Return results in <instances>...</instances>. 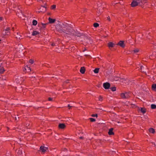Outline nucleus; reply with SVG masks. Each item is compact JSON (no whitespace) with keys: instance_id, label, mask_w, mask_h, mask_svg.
Segmentation results:
<instances>
[{"instance_id":"51","label":"nucleus","mask_w":156,"mask_h":156,"mask_svg":"<svg viewBox=\"0 0 156 156\" xmlns=\"http://www.w3.org/2000/svg\"><path fill=\"white\" fill-rule=\"evenodd\" d=\"M15 118H16V117Z\"/></svg>"},{"instance_id":"36","label":"nucleus","mask_w":156,"mask_h":156,"mask_svg":"<svg viewBox=\"0 0 156 156\" xmlns=\"http://www.w3.org/2000/svg\"><path fill=\"white\" fill-rule=\"evenodd\" d=\"M92 117H98V115H97V114H92Z\"/></svg>"},{"instance_id":"52","label":"nucleus","mask_w":156,"mask_h":156,"mask_svg":"<svg viewBox=\"0 0 156 156\" xmlns=\"http://www.w3.org/2000/svg\"><path fill=\"white\" fill-rule=\"evenodd\" d=\"M37 1H38V0H37Z\"/></svg>"},{"instance_id":"19","label":"nucleus","mask_w":156,"mask_h":156,"mask_svg":"<svg viewBox=\"0 0 156 156\" xmlns=\"http://www.w3.org/2000/svg\"><path fill=\"white\" fill-rule=\"evenodd\" d=\"M151 88L154 91H156V84H154L152 85L151 86Z\"/></svg>"},{"instance_id":"49","label":"nucleus","mask_w":156,"mask_h":156,"mask_svg":"<svg viewBox=\"0 0 156 156\" xmlns=\"http://www.w3.org/2000/svg\"><path fill=\"white\" fill-rule=\"evenodd\" d=\"M13 28H12V30H13V31H14V30H13Z\"/></svg>"},{"instance_id":"35","label":"nucleus","mask_w":156,"mask_h":156,"mask_svg":"<svg viewBox=\"0 0 156 156\" xmlns=\"http://www.w3.org/2000/svg\"><path fill=\"white\" fill-rule=\"evenodd\" d=\"M29 62L31 64H33L34 63V61L32 59H30L29 61Z\"/></svg>"},{"instance_id":"21","label":"nucleus","mask_w":156,"mask_h":156,"mask_svg":"<svg viewBox=\"0 0 156 156\" xmlns=\"http://www.w3.org/2000/svg\"><path fill=\"white\" fill-rule=\"evenodd\" d=\"M126 94H127L126 93H122L121 94L120 96L122 98H127V97L126 96Z\"/></svg>"},{"instance_id":"42","label":"nucleus","mask_w":156,"mask_h":156,"mask_svg":"<svg viewBox=\"0 0 156 156\" xmlns=\"http://www.w3.org/2000/svg\"><path fill=\"white\" fill-rule=\"evenodd\" d=\"M51 45L52 46H55V44L54 43H52V44H51Z\"/></svg>"},{"instance_id":"44","label":"nucleus","mask_w":156,"mask_h":156,"mask_svg":"<svg viewBox=\"0 0 156 156\" xmlns=\"http://www.w3.org/2000/svg\"><path fill=\"white\" fill-rule=\"evenodd\" d=\"M66 83H69V80H67V81H66Z\"/></svg>"},{"instance_id":"38","label":"nucleus","mask_w":156,"mask_h":156,"mask_svg":"<svg viewBox=\"0 0 156 156\" xmlns=\"http://www.w3.org/2000/svg\"><path fill=\"white\" fill-rule=\"evenodd\" d=\"M107 20H108L109 21H111V19H110V17L109 16H108V17H107Z\"/></svg>"},{"instance_id":"17","label":"nucleus","mask_w":156,"mask_h":156,"mask_svg":"<svg viewBox=\"0 0 156 156\" xmlns=\"http://www.w3.org/2000/svg\"><path fill=\"white\" fill-rule=\"evenodd\" d=\"M115 44L112 42H110L108 44V46L109 48H112L114 47Z\"/></svg>"},{"instance_id":"22","label":"nucleus","mask_w":156,"mask_h":156,"mask_svg":"<svg viewBox=\"0 0 156 156\" xmlns=\"http://www.w3.org/2000/svg\"><path fill=\"white\" fill-rule=\"evenodd\" d=\"M149 131L151 133H154L155 132V130L152 128H150L149 129Z\"/></svg>"},{"instance_id":"15","label":"nucleus","mask_w":156,"mask_h":156,"mask_svg":"<svg viewBox=\"0 0 156 156\" xmlns=\"http://www.w3.org/2000/svg\"><path fill=\"white\" fill-rule=\"evenodd\" d=\"M85 69L84 67H82L81 68L80 70V72L81 73H85Z\"/></svg>"},{"instance_id":"4","label":"nucleus","mask_w":156,"mask_h":156,"mask_svg":"<svg viewBox=\"0 0 156 156\" xmlns=\"http://www.w3.org/2000/svg\"><path fill=\"white\" fill-rule=\"evenodd\" d=\"M48 150V148L44 146H41L40 147V152L42 154H44Z\"/></svg>"},{"instance_id":"53","label":"nucleus","mask_w":156,"mask_h":156,"mask_svg":"<svg viewBox=\"0 0 156 156\" xmlns=\"http://www.w3.org/2000/svg\"><path fill=\"white\" fill-rule=\"evenodd\" d=\"M72 1V0H71Z\"/></svg>"},{"instance_id":"26","label":"nucleus","mask_w":156,"mask_h":156,"mask_svg":"<svg viewBox=\"0 0 156 156\" xmlns=\"http://www.w3.org/2000/svg\"><path fill=\"white\" fill-rule=\"evenodd\" d=\"M99 70V68H95L94 69V72L95 73H98Z\"/></svg>"},{"instance_id":"28","label":"nucleus","mask_w":156,"mask_h":156,"mask_svg":"<svg viewBox=\"0 0 156 156\" xmlns=\"http://www.w3.org/2000/svg\"><path fill=\"white\" fill-rule=\"evenodd\" d=\"M151 108L152 109L156 108V105L154 104H152L151 105Z\"/></svg>"},{"instance_id":"3","label":"nucleus","mask_w":156,"mask_h":156,"mask_svg":"<svg viewBox=\"0 0 156 156\" xmlns=\"http://www.w3.org/2000/svg\"><path fill=\"white\" fill-rule=\"evenodd\" d=\"M47 1H46L43 0H40V3H42L43 4L41 5V7L40 8V9H41V8H44V9H43V11H40V12H41L42 13H44L47 11V8H48V6L47 3Z\"/></svg>"},{"instance_id":"39","label":"nucleus","mask_w":156,"mask_h":156,"mask_svg":"<svg viewBox=\"0 0 156 156\" xmlns=\"http://www.w3.org/2000/svg\"><path fill=\"white\" fill-rule=\"evenodd\" d=\"M47 14L48 15L50 16L51 15V12H48Z\"/></svg>"},{"instance_id":"43","label":"nucleus","mask_w":156,"mask_h":156,"mask_svg":"<svg viewBox=\"0 0 156 156\" xmlns=\"http://www.w3.org/2000/svg\"><path fill=\"white\" fill-rule=\"evenodd\" d=\"M3 18L2 17H0V20H2Z\"/></svg>"},{"instance_id":"16","label":"nucleus","mask_w":156,"mask_h":156,"mask_svg":"<svg viewBox=\"0 0 156 156\" xmlns=\"http://www.w3.org/2000/svg\"><path fill=\"white\" fill-rule=\"evenodd\" d=\"M113 128H111L109 130L108 134L109 135H113L114 134V133L113 132Z\"/></svg>"},{"instance_id":"6","label":"nucleus","mask_w":156,"mask_h":156,"mask_svg":"<svg viewBox=\"0 0 156 156\" xmlns=\"http://www.w3.org/2000/svg\"><path fill=\"white\" fill-rule=\"evenodd\" d=\"M24 80L23 78L19 77L16 79L15 81L17 83H22Z\"/></svg>"},{"instance_id":"29","label":"nucleus","mask_w":156,"mask_h":156,"mask_svg":"<svg viewBox=\"0 0 156 156\" xmlns=\"http://www.w3.org/2000/svg\"><path fill=\"white\" fill-rule=\"evenodd\" d=\"M93 26L95 27H97L99 26V24L98 23H94L93 24Z\"/></svg>"},{"instance_id":"5","label":"nucleus","mask_w":156,"mask_h":156,"mask_svg":"<svg viewBox=\"0 0 156 156\" xmlns=\"http://www.w3.org/2000/svg\"><path fill=\"white\" fill-rule=\"evenodd\" d=\"M139 5L138 0H133L131 4L132 7H135Z\"/></svg>"},{"instance_id":"40","label":"nucleus","mask_w":156,"mask_h":156,"mask_svg":"<svg viewBox=\"0 0 156 156\" xmlns=\"http://www.w3.org/2000/svg\"><path fill=\"white\" fill-rule=\"evenodd\" d=\"M68 107H69V109H70L72 107V106H70L69 105H68Z\"/></svg>"},{"instance_id":"1","label":"nucleus","mask_w":156,"mask_h":156,"mask_svg":"<svg viewBox=\"0 0 156 156\" xmlns=\"http://www.w3.org/2000/svg\"><path fill=\"white\" fill-rule=\"evenodd\" d=\"M61 29L58 30V31L62 33V35L63 36L70 37L72 35V34L74 32L73 29L70 27L68 24L65 25L64 26L62 27Z\"/></svg>"},{"instance_id":"46","label":"nucleus","mask_w":156,"mask_h":156,"mask_svg":"<svg viewBox=\"0 0 156 156\" xmlns=\"http://www.w3.org/2000/svg\"><path fill=\"white\" fill-rule=\"evenodd\" d=\"M57 27H60V26L59 25V26H57Z\"/></svg>"},{"instance_id":"9","label":"nucleus","mask_w":156,"mask_h":156,"mask_svg":"<svg viewBox=\"0 0 156 156\" xmlns=\"http://www.w3.org/2000/svg\"><path fill=\"white\" fill-rule=\"evenodd\" d=\"M41 26H40V30H41V32L42 30L45 28L46 25L48 24V23H41Z\"/></svg>"},{"instance_id":"47","label":"nucleus","mask_w":156,"mask_h":156,"mask_svg":"<svg viewBox=\"0 0 156 156\" xmlns=\"http://www.w3.org/2000/svg\"><path fill=\"white\" fill-rule=\"evenodd\" d=\"M3 79H4V80H5V78H3Z\"/></svg>"},{"instance_id":"8","label":"nucleus","mask_w":156,"mask_h":156,"mask_svg":"<svg viewBox=\"0 0 156 156\" xmlns=\"http://www.w3.org/2000/svg\"><path fill=\"white\" fill-rule=\"evenodd\" d=\"M139 5L142 6L143 5L147 2L146 0H138Z\"/></svg>"},{"instance_id":"27","label":"nucleus","mask_w":156,"mask_h":156,"mask_svg":"<svg viewBox=\"0 0 156 156\" xmlns=\"http://www.w3.org/2000/svg\"><path fill=\"white\" fill-rule=\"evenodd\" d=\"M56 5H53L51 7V9L54 10L56 8Z\"/></svg>"},{"instance_id":"25","label":"nucleus","mask_w":156,"mask_h":156,"mask_svg":"<svg viewBox=\"0 0 156 156\" xmlns=\"http://www.w3.org/2000/svg\"><path fill=\"white\" fill-rule=\"evenodd\" d=\"M18 154L19 156H21L23 154L22 151L21 150H19L18 152Z\"/></svg>"},{"instance_id":"48","label":"nucleus","mask_w":156,"mask_h":156,"mask_svg":"<svg viewBox=\"0 0 156 156\" xmlns=\"http://www.w3.org/2000/svg\"><path fill=\"white\" fill-rule=\"evenodd\" d=\"M3 79H4V80H5V78H3Z\"/></svg>"},{"instance_id":"14","label":"nucleus","mask_w":156,"mask_h":156,"mask_svg":"<svg viewBox=\"0 0 156 156\" xmlns=\"http://www.w3.org/2000/svg\"><path fill=\"white\" fill-rule=\"evenodd\" d=\"M58 127L59 129H64L66 127V126L64 124L60 123L58 126Z\"/></svg>"},{"instance_id":"13","label":"nucleus","mask_w":156,"mask_h":156,"mask_svg":"<svg viewBox=\"0 0 156 156\" xmlns=\"http://www.w3.org/2000/svg\"><path fill=\"white\" fill-rule=\"evenodd\" d=\"M117 45L120 46V47L122 48H124L125 47V44L123 41H120L118 43Z\"/></svg>"},{"instance_id":"10","label":"nucleus","mask_w":156,"mask_h":156,"mask_svg":"<svg viewBox=\"0 0 156 156\" xmlns=\"http://www.w3.org/2000/svg\"><path fill=\"white\" fill-rule=\"evenodd\" d=\"M48 24L49 23L52 24L55 23L56 21V19H52L50 17L48 18Z\"/></svg>"},{"instance_id":"41","label":"nucleus","mask_w":156,"mask_h":156,"mask_svg":"<svg viewBox=\"0 0 156 156\" xmlns=\"http://www.w3.org/2000/svg\"><path fill=\"white\" fill-rule=\"evenodd\" d=\"M140 67V69L142 71V69L143 68V66H141Z\"/></svg>"},{"instance_id":"2","label":"nucleus","mask_w":156,"mask_h":156,"mask_svg":"<svg viewBox=\"0 0 156 156\" xmlns=\"http://www.w3.org/2000/svg\"><path fill=\"white\" fill-rule=\"evenodd\" d=\"M72 35H75L77 37H80L81 38H83L84 39H89L88 37V35L87 34L84 33H81L77 30L75 31L74 30V32H73Z\"/></svg>"},{"instance_id":"23","label":"nucleus","mask_w":156,"mask_h":156,"mask_svg":"<svg viewBox=\"0 0 156 156\" xmlns=\"http://www.w3.org/2000/svg\"><path fill=\"white\" fill-rule=\"evenodd\" d=\"M37 21L34 20L32 21V24L33 25L35 26L37 24Z\"/></svg>"},{"instance_id":"34","label":"nucleus","mask_w":156,"mask_h":156,"mask_svg":"<svg viewBox=\"0 0 156 156\" xmlns=\"http://www.w3.org/2000/svg\"><path fill=\"white\" fill-rule=\"evenodd\" d=\"M98 100L100 101H102L103 100L102 97L101 96H100L99 97Z\"/></svg>"},{"instance_id":"24","label":"nucleus","mask_w":156,"mask_h":156,"mask_svg":"<svg viewBox=\"0 0 156 156\" xmlns=\"http://www.w3.org/2000/svg\"><path fill=\"white\" fill-rule=\"evenodd\" d=\"M5 70L3 67L0 68V73L2 74L3 73Z\"/></svg>"},{"instance_id":"37","label":"nucleus","mask_w":156,"mask_h":156,"mask_svg":"<svg viewBox=\"0 0 156 156\" xmlns=\"http://www.w3.org/2000/svg\"><path fill=\"white\" fill-rule=\"evenodd\" d=\"M52 99H53V98H48V100L49 101H52Z\"/></svg>"},{"instance_id":"30","label":"nucleus","mask_w":156,"mask_h":156,"mask_svg":"<svg viewBox=\"0 0 156 156\" xmlns=\"http://www.w3.org/2000/svg\"><path fill=\"white\" fill-rule=\"evenodd\" d=\"M7 0H0V3H5L6 2Z\"/></svg>"},{"instance_id":"45","label":"nucleus","mask_w":156,"mask_h":156,"mask_svg":"<svg viewBox=\"0 0 156 156\" xmlns=\"http://www.w3.org/2000/svg\"><path fill=\"white\" fill-rule=\"evenodd\" d=\"M43 9H41V11H43V9H44V8H43Z\"/></svg>"},{"instance_id":"31","label":"nucleus","mask_w":156,"mask_h":156,"mask_svg":"<svg viewBox=\"0 0 156 156\" xmlns=\"http://www.w3.org/2000/svg\"><path fill=\"white\" fill-rule=\"evenodd\" d=\"M111 89L113 91H115L116 90V87H111Z\"/></svg>"},{"instance_id":"32","label":"nucleus","mask_w":156,"mask_h":156,"mask_svg":"<svg viewBox=\"0 0 156 156\" xmlns=\"http://www.w3.org/2000/svg\"><path fill=\"white\" fill-rule=\"evenodd\" d=\"M89 119L91 122H94L95 121V119L93 118H90Z\"/></svg>"},{"instance_id":"20","label":"nucleus","mask_w":156,"mask_h":156,"mask_svg":"<svg viewBox=\"0 0 156 156\" xmlns=\"http://www.w3.org/2000/svg\"><path fill=\"white\" fill-rule=\"evenodd\" d=\"M140 110L141 112L143 114L145 113L146 112V109L144 108H140Z\"/></svg>"},{"instance_id":"50","label":"nucleus","mask_w":156,"mask_h":156,"mask_svg":"<svg viewBox=\"0 0 156 156\" xmlns=\"http://www.w3.org/2000/svg\"><path fill=\"white\" fill-rule=\"evenodd\" d=\"M104 37V38H105V37H106V36H105V37Z\"/></svg>"},{"instance_id":"7","label":"nucleus","mask_w":156,"mask_h":156,"mask_svg":"<svg viewBox=\"0 0 156 156\" xmlns=\"http://www.w3.org/2000/svg\"><path fill=\"white\" fill-rule=\"evenodd\" d=\"M10 29L9 27H7L3 32V33L5 35H8L10 34Z\"/></svg>"},{"instance_id":"18","label":"nucleus","mask_w":156,"mask_h":156,"mask_svg":"<svg viewBox=\"0 0 156 156\" xmlns=\"http://www.w3.org/2000/svg\"><path fill=\"white\" fill-rule=\"evenodd\" d=\"M39 34V32L38 31H37L36 30H33L32 33V35L33 36H35Z\"/></svg>"},{"instance_id":"11","label":"nucleus","mask_w":156,"mask_h":156,"mask_svg":"<svg viewBox=\"0 0 156 156\" xmlns=\"http://www.w3.org/2000/svg\"><path fill=\"white\" fill-rule=\"evenodd\" d=\"M110 83L108 82L104 83L103 84V87L106 89H109L110 87Z\"/></svg>"},{"instance_id":"12","label":"nucleus","mask_w":156,"mask_h":156,"mask_svg":"<svg viewBox=\"0 0 156 156\" xmlns=\"http://www.w3.org/2000/svg\"><path fill=\"white\" fill-rule=\"evenodd\" d=\"M23 70L25 72H29L31 71V69L30 67L27 66L24 67Z\"/></svg>"},{"instance_id":"33","label":"nucleus","mask_w":156,"mask_h":156,"mask_svg":"<svg viewBox=\"0 0 156 156\" xmlns=\"http://www.w3.org/2000/svg\"><path fill=\"white\" fill-rule=\"evenodd\" d=\"M139 51V49L138 48L135 49L133 50V51L135 53H137Z\"/></svg>"}]
</instances>
